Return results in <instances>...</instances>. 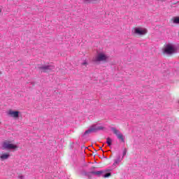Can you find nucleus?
I'll list each match as a JSON object with an SVG mask.
<instances>
[{
	"mask_svg": "<svg viewBox=\"0 0 179 179\" xmlns=\"http://www.w3.org/2000/svg\"><path fill=\"white\" fill-rule=\"evenodd\" d=\"M9 154H3L0 156L1 160H6L9 159Z\"/></svg>",
	"mask_w": 179,
	"mask_h": 179,
	"instance_id": "obj_10",
	"label": "nucleus"
},
{
	"mask_svg": "<svg viewBox=\"0 0 179 179\" xmlns=\"http://www.w3.org/2000/svg\"><path fill=\"white\" fill-rule=\"evenodd\" d=\"M38 69L41 71V72H43V73H47L49 71H54V69H55V66H52L51 64L42 66L38 65Z\"/></svg>",
	"mask_w": 179,
	"mask_h": 179,
	"instance_id": "obj_4",
	"label": "nucleus"
},
{
	"mask_svg": "<svg viewBox=\"0 0 179 179\" xmlns=\"http://www.w3.org/2000/svg\"><path fill=\"white\" fill-rule=\"evenodd\" d=\"M103 129H106L105 127L96 124H92L89 129L86 130L85 132L83 134V136H85L86 135H89L92 133H96L99 132V131H103Z\"/></svg>",
	"mask_w": 179,
	"mask_h": 179,
	"instance_id": "obj_3",
	"label": "nucleus"
},
{
	"mask_svg": "<svg viewBox=\"0 0 179 179\" xmlns=\"http://www.w3.org/2000/svg\"><path fill=\"white\" fill-rule=\"evenodd\" d=\"M111 131L113 132L115 135H116L117 139L121 141V142L125 143V137L124 135L120 131V130L117 129L115 127H111Z\"/></svg>",
	"mask_w": 179,
	"mask_h": 179,
	"instance_id": "obj_5",
	"label": "nucleus"
},
{
	"mask_svg": "<svg viewBox=\"0 0 179 179\" xmlns=\"http://www.w3.org/2000/svg\"><path fill=\"white\" fill-rule=\"evenodd\" d=\"M9 115H11V117H13L14 118H19V111H13L12 110H10L8 111Z\"/></svg>",
	"mask_w": 179,
	"mask_h": 179,
	"instance_id": "obj_9",
	"label": "nucleus"
},
{
	"mask_svg": "<svg viewBox=\"0 0 179 179\" xmlns=\"http://www.w3.org/2000/svg\"><path fill=\"white\" fill-rule=\"evenodd\" d=\"M81 65H83V66H86V65H87V62L84 61V62L81 64Z\"/></svg>",
	"mask_w": 179,
	"mask_h": 179,
	"instance_id": "obj_16",
	"label": "nucleus"
},
{
	"mask_svg": "<svg viewBox=\"0 0 179 179\" xmlns=\"http://www.w3.org/2000/svg\"><path fill=\"white\" fill-rule=\"evenodd\" d=\"M121 162V157L119 156L117 159L115 160V164H118Z\"/></svg>",
	"mask_w": 179,
	"mask_h": 179,
	"instance_id": "obj_13",
	"label": "nucleus"
},
{
	"mask_svg": "<svg viewBox=\"0 0 179 179\" xmlns=\"http://www.w3.org/2000/svg\"><path fill=\"white\" fill-rule=\"evenodd\" d=\"M162 51L163 53L166 54V55H173V54H177L179 49L176 45H173V43H168L165 45Z\"/></svg>",
	"mask_w": 179,
	"mask_h": 179,
	"instance_id": "obj_1",
	"label": "nucleus"
},
{
	"mask_svg": "<svg viewBox=\"0 0 179 179\" xmlns=\"http://www.w3.org/2000/svg\"><path fill=\"white\" fill-rule=\"evenodd\" d=\"M2 148L3 149H7L8 150H15V149H17V145L10 144V141H6L3 143Z\"/></svg>",
	"mask_w": 179,
	"mask_h": 179,
	"instance_id": "obj_7",
	"label": "nucleus"
},
{
	"mask_svg": "<svg viewBox=\"0 0 179 179\" xmlns=\"http://www.w3.org/2000/svg\"><path fill=\"white\" fill-rule=\"evenodd\" d=\"M148 33V29L142 27H135L132 30L133 34H137V36H145Z\"/></svg>",
	"mask_w": 179,
	"mask_h": 179,
	"instance_id": "obj_6",
	"label": "nucleus"
},
{
	"mask_svg": "<svg viewBox=\"0 0 179 179\" xmlns=\"http://www.w3.org/2000/svg\"><path fill=\"white\" fill-rule=\"evenodd\" d=\"M112 142H113V140H111V138L110 137H108L106 138V143H107L108 146H111Z\"/></svg>",
	"mask_w": 179,
	"mask_h": 179,
	"instance_id": "obj_11",
	"label": "nucleus"
},
{
	"mask_svg": "<svg viewBox=\"0 0 179 179\" xmlns=\"http://www.w3.org/2000/svg\"><path fill=\"white\" fill-rule=\"evenodd\" d=\"M94 169H96V167L92 166V167H91L90 170H94Z\"/></svg>",
	"mask_w": 179,
	"mask_h": 179,
	"instance_id": "obj_18",
	"label": "nucleus"
},
{
	"mask_svg": "<svg viewBox=\"0 0 179 179\" xmlns=\"http://www.w3.org/2000/svg\"><path fill=\"white\" fill-rule=\"evenodd\" d=\"M173 23L179 24V17H175L173 20Z\"/></svg>",
	"mask_w": 179,
	"mask_h": 179,
	"instance_id": "obj_12",
	"label": "nucleus"
},
{
	"mask_svg": "<svg viewBox=\"0 0 179 179\" xmlns=\"http://www.w3.org/2000/svg\"><path fill=\"white\" fill-rule=\"evenodd\" d=\"M2 73L1 71H0V74Z\"/></svg>",
	"mask_w": 179,
	"mask_h": 179,
	"instance_id": "obj_21",
	"label": "nucleus"
},
{
	"mask_svg": "<svg viewBox=\"0 0 179 179\" xmlns=\"http://www.w3.org/2000/svg\"><path fill=\"white\" fill-rule=\"evenodd\" d=\"M84 2H85L86 3H90L92 2H94V1L96 0H83Z\"/></svg>",
	"mask_w": 179,
	"mask_h": 179,
	"instance_id": "obj_15",
	"label": "nucleus"
},
{
	"mask_svg": "<svg viewBox=\"0 0 179 179\" xmlns=\"http://www.w3.org/2000/svg\"><path fill=\"white\" fill-rule=\"evenodd\" d=\"M92 176H96L97 177H103V178H107L110 177L111 173H107V171H92L87 172V177L90 179Z\"/></svg>",
	"mask_w": 179,
	"mask_h": 179,
	"instance_id": "obj_2",
	"label": "nucleus"
},
{
	"mask_svg": "<svg viewBox=\"0 0 179 179\" xmlns=\"http://www.w3.org/2000/svg\"><path fill=\"white\" fill-rule=\"evenodd\" d=\"M0 124H1V122H0Z\"/></svg>",
	"mask_w": 179,
	"mask_h": 179,
	"instance_id": "obj_22",
	"label": "nucleus"
},
{
	"mask_svg": "<svg viewBox=\"0 0 179 179\" xmlns=\"http://www.w3.org/2000/svg\"><path fill=\"white\" fill-rule=\"evenodd\" d=\"M126 155H127V148H124L123 151V157L125 156Z\"/></svg>",
	"mask_w": 179,
	"mask_h": 179,
	"instance_id": "obj_17",
	"label": "nucleus"
},
{
	"mask_svg": "<svg viewBox=\"0 0 179 179\" xmlns=\"http://www.w3.org/2000/svg\"><path fill=\"white\" fill-rule=\"evenodd\" d=\"M99 150H103V149L101 148V147L99 148Z\"/></svg>",
	"mask_w": 179,
	"mask_h": 179,
	"instance_id": "obj_20",
	"label": "nucleus"
},
{
	"mask_svg": "<svg viewBox=\"0 0 179 179\" xmlns=\"http://www.w3.org/2000/svg\"><path fill=\"white\" fill-rule=\"evenodd\" d=\"M80 174H81V176H85V177H87V172L85 170H83V171H81Z\"/></svg>",
	"mask_w": 179,
	"mask_h": 179,
	"instance_id": "obj_14",
	"label": "nucleus"
},
{
	"mask_svg": "<svg viewBox=\"0 0 179 179\" xmlns=\"http://www.w3.org/2000/svg\"><path fill=\"white\" fill-rule=\"evenodd\" d=\"M20 178L23 179V176H20Z\"/></svg>",
	"mask_w": 179,
	"mask_h": 179,
	"instance_id": "obj_19",
	"label": "nucleus"
},
{
	"mask_svg": "<svg viewBox=\"0 0 179 179\" xmlns=\"http://www.w3.org/2000/svg\"><path fill=\"white\" fill-rule=\"evenodd\" d=\"M108 57L104 53H99L97 56L93 59L94 62H101V61H106Z\"/></svg>",
	"mask_w": 179,
	"mask_h": 179,
	"instance_id": "obj_8",
	"label": "nucleus"
}]
</instances>
